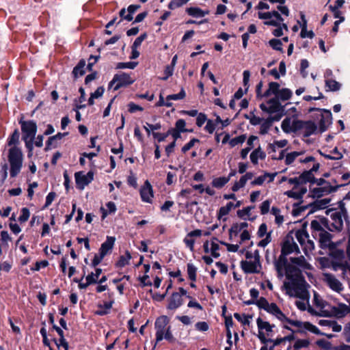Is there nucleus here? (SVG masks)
Listing matches in <instances>:
<instances>
[{
    "label": "nucleus",
    "mask_w": 350,
    "mask_h": 350,
    "mask_svg": "<svg viewBox=\"0 0 350 350\" xmlns=\"http://www.w3.org/2000/svg\"><path fill=\"white\" fill-rule=\"evenodd\" d=\"M308 287L299 269H288L287 276L282 286L286 295L291 297H306Z\"/></svg>",
    "instance_id": "1"
},
{
    "label": "nucleus",
    "mask_w": 350,
    "mask_h": 350,
    "mask_svg": "<svg viewBox=\"0 0 350 350\" xmlns=\"http://www.w3.org/2000/svg\"><path fill=\"white\" fill-rule=\"evenodd\" d=\"M319 167V164L315 163L309 171L303 173L300 176L288 178L287 182L288 185L293 186V188L291 190L286 191L285 195L296 200L301 199L307 192L306 182L310 180L311 172L317 171Z\"/></svg>",
    "instance_id": "2"
},
{
    "label": "nucleus",
    "mask_w": 350,
    "mask_h": 350,
    "mask_svg": "<svg viewBox=\"0 0 350 350\" xmlns=\"http://www.w3.org/2000/svg\"><path fill=\"white\" fill-rule=\"evenodd\" d=\"M256 304L257 306L260 308L263 309L268 313L272 314L273 316L275 317L281 321L282 322H287L291 325L300 327L301 325V322L299 321H294V320H290L288 319L284 314L282 312V310L280 309V308L277 306L275 303H269L265 297H260L259 298L256 302Z\"/></svg>",
    "instance_id": "3"
},
{
    "label": "nucleus",
    "mask_w": 350,
    "mask_h": 350,
    "mask_svg": "<svg viewBox=\"0 0 350 350\" xmlns=\"http://www.w3.org/2000/svg\"><path fill=\"white\" fill-rule=\"evenodd\" d=\"M258 18L263 19L265 21L264 24L266 25H271L277 27L273 31V34L275 37H280L283 35V29L286 31L288 30L287 25L284 23V18H282L280 14L276 12H258Z\"/></svg>",
    "instance_id": "4"
},
{
    "label": "nucleus",
    "mask_w": 350,
    "mask_h": 350,
    "mask_svg": "<svg viewBox=\"0 0 350 350\" xmlns=\"http://www.w3.org/2000/svg\"><path fill=\"white\" fill-rule=\"evenodd\" d=\"M169 319L167 316H161L157 319L154 323L156 329V343L165 339L169 342L173 343L176 339L174 337L171 327L168 325Z\"/></svg>",
    "instance_id": "5"
},
{
    "label": "nucleus",
    "mask_w": 350,
    "mask_h": 350,
    "mask_svg": "<svg viewBox=\"0 0 350 350\" xmlns=\"http://www.w3.org/2000/svg\"><path fill=\"white\" fill-rule=\"evenodd\" d=\"M245 260L241 261V268L247 274L259 273L262 270L260 256L258 250L254 252H247Z\"/></svg>",
    "instance_id": "6"
},
{
    "label": "nucleus",
    "mask_w": 350,
    "mask_h": 350,
    "mask_svg": "<svg viewBox=\"0 0 350 350\" xmlns=\"http://www.w3.org/2000/svg\"><path fill=\"white\" fill-rule=\"evenodd\" d=\"M10 165V174L11 177L16 176L22 167V150L16 146L10 147L8 155Z\"/></svg>",
    "instance_id": "7"
},
{
    "label": "nucleus",
    "mask_w": 350,
    "mask_h": 350,
    "mask_svg": "<svg viewBox=\"0 0 350 350\" xmlns=\"http://www.w3.org/2000/svg\"><path fill=\"white\" fill-rule=\"evenodd\" d=\"M256 325L258 332L257 336L260 341L263 344L271 341V338L274 335L275 325L270 324L268 321H264L260 317L256 319Z\"/></svg>",
    "instance_id": "8"
},
{
    "label": "nucleus",
    "mask_w": 350,
    "mask_h": 350,
    "mask_svg": "<svg viewBox=\"0 0 350 350\" xmlns=\"http://www.w3.org/2000/svg\"><path fill=\"white\" fill-rule=\"evenodd\" d=\"M314 157L310 155H305L303 151H292L287 152L285 157V164L287 165H305L310 162H314Z\"/></svg>",
    "instance_id": "9"
},
{
    "label": "nucleus",
    "mask_w": 350,
    "mask_h": 350,
    "mask_svg": "<svg viewBox=\"0 0 350 350\" xmlns=\"http://www.w3.org/2000/svg\"><path fill=\"white\" fill-rule=\"evenodd\" d=\"M135 79L131 75L126 72H120L113 76L112 80L109 83V88H113L116 91L122 87L133 83Z\"/></svg>",
    "instance_id": "10"
},
{
    "label": "nucleus",
    "mask_w": 350,
    "mask_h": 350,
    "mask_svg": "<svg viewBox=\"0 0 350 350\" xmlns=\"http://www.w3.org/2000/svg\"><path fill=\"white\" fill-rule=\"evenodd\" d=\"M37 131V126L36 122L33 121H23V139L25 142L26 147L29 149V153L33 149V139L35 137Z\"/></svg>",
    "instance_id": "11"
},
{
    "label": "nucleus",
    "mask_w": 350,
    "mask_h": 350,
    "mask_svg": "<svg viewBox=\"0 0 350 350\" xmlns=\"http://www.w3.org/2000/svg\"><path fill=\"white\" fill-rule=\"evenodd\" d=\"M295 237L299 244L303 247V250L306 256H309V254L314 250V242L309 239V235L306 230L304 228L298 230L295 233Z\"/></svg>",
    "instance_id": "12"
},
{
    "label": "nucleus",
    "mask_w": 350,
    "mask_h": 350,
    "mask_svg": "<svg viewBox=\"0 0 350 350\" xmlns=\"http://www.w3.org/2000/svg\"><path fill=\"white\" fill-rule=\"evenodd\" d=\"M347 217V213L344 206H340V210L334 211L331 214V226L332 228L329 227L330 230H340L343 226V221L346 220Z\"/></svg>",
    "instance_id": "13"
},
{
    "label": "nucleus",
    "mask_w": 350,
    "mask_h": 350,
    "mask_svg": "<svg viewBox=\"0 0 350 350\" xmlns=\"http://www.w3.org/2000/svg\"><path fill=\"white\" fill-rule=\"evenodd\" d=\"M313 302L315 306V308L312 307L308 308V312L310 314L319 315V316H324L327 315L329 311L328 310L327 304L323 300L317 293L314 295Z\"/></svg>",
    "instance_id": "14"
},
{
    "label": "nucleus",
    "mask_w": 350,
    "mask_h": 350,
    "mask_svg": "<svg viewBox=\"0 0 350 350\" xmlns=\"http://www.w3.org/2000/svg\"><path fill=\"white\" fill-rule=\"evenodd\" d=\"M292 96V92L288 88L280 90L278 95L274 98H271L268 101L269 105V111L271 113L276 112L279 109V103L278 100H287Z\"/></svg>",
    "instance_id": "15"
},
{
    "label": "nucleus",
    "mask_w": 350,
    "mask_h": 350,
    "mask_svg": "<svg viewBox=\"0 0 350 350\" xmlns=\"http://www.w3.org/2000/svg\"><path fill=\"white\" fill-rule=\"evenodd\" d=\"M292 232L288 233L284 238L282 244L281 254L287 256L292 253L299 254V249L295 243Z\"/></svg>",
    "instance_id": "16"
},
{
    "label": "nucleus",
    "mask_w": 350,
    "mask_h": 350,
    "mask_svg": "<svg viewBox=\"0 0 350 350\" xmlns=\"http://www.w3.org/2000/svg\"><path fill=\"white\" fill-rule=\"evenodd\" d=\"M274 267L277 271L278 277L280 278H282L284 275H285V277L287 276L288 269H297L293 265L288 264L286 256L282 254L278 258L275 260Z\"/></svg>",
    "instance_id": "17"
},
{
    "label": "nucleus",
    "mask_w": 350,
    "mask_h": 350,
    "mask_svg": "<svg viewBox=\"0 0 350 350\" xmlns=\"http://www.w3.org/2000/svg\"><path fill=\"white\" fill-rule=\"evenodd\" d=\"M94 172L92 171L85 173L84 172H77L75 174L77 187L83 190L94 180Z\"/></svg>",
    "instance_id": "18"
},
{
    "label": "nucleus",
    "mask_w": 350,
    "mask_h": 350,
    "mask_svg": "<svg viewBox=\"0 0 350 350\" xmlns=\"http://www.w3.org/2000/svg\"><path fill=\"white\" fill-rule=\"evenodd\" d=\"M323 281L334 292L340 293L344 290L342 284L333 274L328 273H323Z\"/></svg>",
    "instance_id": "19"
},
{
    "label": "nucleus",
    "mask_w": 350,
    "mask_h": 350,
    "mask_svg": "<svg viewBox=\"0 0 350 350\" xmlns=\"http://www.w3.org/2000/svg\"><path fill=\"white\" fill-rule=\"evenodd\" d=\"M301 120L294 118H286L282 122L281 127L286 133H297L299 131Z\"/></svg>",
    "instance_id": "20"
},
{
    "label": "nucleus",
    "mask_w": 350,
    "mask_h": 350,
    "mask_svg": "<svg viewBox=\"0 0 350 350\" xmlns=\"http://www.w3.org/2000/svg\"><path fill=\"white\" fill-rule=\"evenodd\" d=\"M257 234L260 238L265 236V238L258 242V246L259 247H265L271 241V232H267V226L264 223L259 226Z\"/></svg>",
    "instance_id": "21"
},
{
    "label": "nucleus",
    "mask_w": 350,
    "mask_h": 350,
    "mask_svg": "<svg viewBox=\"0 0 350 350\" xmlns=\"http://www.w3.org/2000/svg\"><path fill=\"white\" fill-rule=\"evenodd\" d=\"M140 196L142 200L144 202L151 203L153 198V189L148 180H146L144 185L141 187Z\"/></svg>",
    "instance_id": "22"
},
{
    "label": "nucleus",
    "mask_w": 350,
    "mask_h": 350,
    "mask_svg": "<svg viewBox=\"0 0 350 350\" xmlns=\"http://www.w3.org/2000/svg\"><path fill=\"white\" fill-rule=\"evenodd\" d=\"M327 226V220L324 217L312 220L310 224L312 236L317 238V234L324 231V228Z\"/></svg>",
    "instance_id": "23"
},
{
    "label": "nucleus",
    "mask_w": 350,
    "mask_h": 350,
    "mask_svg": "<svg viewBox=\"0 0 350 350\" xmlns=\"http://www.w3.org/2000/svg\"><path fill=\"white\" fill-rule=\"evenodd\" d=\"M299 132L304 137H309L314 134L317 129L314 122L312 121H301Z\"/></svg>",
    "instance_id": "24"
},
{
    "label": "nucleus",
    "mask_w": 350,
    "mask_h": 350,
    "mask_svg": "<svg viewBox=\"0 0 350 350\" xmlns=\"http://www.w3.org/2000/svg\"><path fill=\"white\" fill-rule=\"evenodd\" d=\"M217 239H213L211 241H206L204 243V250L206 253H210L214 258L219 256V245Z\"/></svg>",
    "instance_id": "25"
},
{
    "label": "nucleus",
    "mask_w": 350,
    "mask_h": 350,
    "mask_svg": "<svg viewBox=\"0 0 350 350\" xmlns=\"http://www.w3.org/2000/svg\"><path fill=\"white\" fill-rule=\"evenodd\" d=\"M278 173H269L264 172L262 175H260L256 178H254L252 182L251 185L252 186H260L262 185L265 182L269 183L274 180L275 177L277 176Z\"/></svg>",
    "instance_id": "26"
},
{
    "label": "nucleus",
    "mask_w": 350,
    "mask_h": 350,
    "mask_svg": "<svg viewBox=\"0 0 350 350\" xmlns=\"http://www.w3.org/2000/svg\"><path fill=\"white\" fill-rule=\"evenodd\" d=\"M183 304V299L178 293H173L169 298L167 308L169 310L174 311Z\"/></svg>",
    "instance_id": "27"
},
{
    "label": "nucleus",
    "mask_w": 350,
    "mask_h": 350,
    "mask_svg": "<svg viewBox=\"0 0 350 350\" xmlns=\"http://www.w3.org/2000/svg\"><path fill=\"white\" fill-rule=\"evenodd\" d=\"M202 235V230L197 229L189 232L184 238V243L187 247L192 252L194 250L195 240L193 237H200Z\"/></svg>",
    "instance_id": "28"
},
{
    "label": "nucleus",
    "mask_w": 350,
    "mask_h": 350,
    "mask_svg": "<svg viewBox=\"0 0 350 350\" xmlns=\"http://www.w3.org/2000/svg\"><path fill=\"white\" fill-rule=\"evenodd\" d=\"M331 312L338 318H341L350 313V308L345 304H338L336 306H332Z\"/></svg>",
    "instance_id": "29"
},
{
    "label": "nucleus",
    "mask_w": 350,
    "mask_h": 350,
    "mask_svg": "<svg viewBox=\"0 0 350 350\" xmlns=\"http://www.w3.org/2000/svg\"><path fill=\"white\" fill-rule=\"evenodd\" d=\"M321 247L322 248H333L334 243L331 241V234L328 232L324 230L317 234Z\"/></svg>",
    "instance_id": "30"
},
{
    "label": "nucleus",
    "mask_w": 350,
    "mask_h": 350,
    "mask_svg": "<svg viewBox=\"0 0 350 350\" xmlns=\"http://www.w3.org/2000/svg\"><path fill=\"white\" fill-rule=\"evenodd\" d=\"M115 241L116 238L114 237L107 236L106 241L101 244L99 252L104 256L109 254L114 246Z\"/></svg>",
    "instance_id": "31"
},
{
    "label": "nucleus",
    "mask_w": 350,
    "mask_h": 350,
    "mask_svg": "<svg viewBox=\"0 0 350 350\" xmlns=\"http://www.w3.org/2000/svg\"><path fill=\"white\" fill-rule=\"evenodd\" d=\"M266 158V153L259 146L252 151L250 159L252 163L254 165H258L259 160H264Z\"/></svg>",
    "instance_id": "32"
},
{
    "label": "nucleus",
    "mask_w": 350,
    "mask_h": 350,
    "mask_svg": "<svg viewBox=\"0 0 350 350\" xmlns=\"http://www.w3.org/2000/svg\"><path fill=\"white\" fill-rule=\"evenodd\" d=\"M185 12L189 16L194 18H202L209 14V10H204L198 7L195 6L187 8L185 10Z\"/></svg>",
    "instance_id": "33"
},
{
    "label": "nucleus",
    "mask_w": 350,
    "mask_h": 350,
    "mask_svg": "<svg viewBox=\"0 0 350 350\" xmlns=\"http://www.w3.org/2000/svg\"><path fill=\"white\" fill-rule=\"evenodd\" d=\"M319 324L321 326L327 327L335 332H339L342 330V326L334 321L323 319L319 321Z\"/></svg>",
    "instance_id": "34"
},
{
    "label": "nucleus",
    "mask_w": 350,
    "mask_h": 350,
    "mask_svg": "<svg viewBox=\"0 0 350 350\" xmlns=\"http://www.w3.org/2000/svg\"><path fill=\"white\" fill-rule=\"evenodd\" d=\"M291 262L304 269H310L311 265L306 261L304 256H301L295 258H291Z\"/></svg>",
    "instance_id": "35"
},
{
    "label": "nucleus",
    "mask_w": 350,
    "mask_h": 350,
    "mask_svg": "<svg viewBox=\"0 0 350 350\" xmlns=\"http://www.w3.org/2000/svg\"><path fill=\"white\" fill-rule=\"evenodd\" d=\"M113 301H107L104 302L103 304L98 305V310L95 312V313L98 315H105L109 312Z\"/></svg>",
    "instance_id": "36"
},
{
    "label": "nucleus",
    "mask_w": 350,
    "mask_h": 350,
    "mask_svg": "<svg viewBox=\"0 0 350 350\" xmlns=\"http://www.w3.org/2000/svg\"><path fill=\"white\" fill-rule=\"evenodd\" d=\"M280 91V85L277 82H270L269 83V88L263 94L262 96L268 97L272 94L275 96Z\"/></svg>",
    "instance_id": "37"
},
{
    "label": "nucleus",
    "mask_w": 350,
    "mask_h": 350,
    "mask_svg": "<svg viewBox=\"0 0 350 350\" xmlns=\"http://www.w3.org/2000/svg\"><path fill=\"white\" fill-rule=\"evenodd\" d=\"M321 154L325 159L332 160H339L341 159L343 157L342 154L338 151L337 148H334L329 153L321 152Z\"/></svg>",
    "instance_id": "38"
},
{
    "label": "nucleus",
    "mask_w": 350,
    "mask_h": 350,
    "mask_svg": "<svg viewBox=\"0 0 350 350\" xmlns=\"http://www.w3.org/2000/svg\"><path fill=\"white\" fill-rule=\"evenodd\" d=\"M309 292H306V297H298L299 300L296 301L295 304L297 307L301 310H306L307 308L308 309L309 307Z\"/></svg>",
    "instance_id": "39"
},
{
    "label": "nucleus",
    "mask_w": 350,
    "mask_h": 350,
    "mask_svg": "<svg viewBox=\"0 0 350 350\" xmlns=\"http://www.w3.org/2000/svg\"><path fill=\"white\" fill-rule=\"evenodd\" d=\"M131 259V255L129 251L125 252L124 255L120 257L119 260L116 263V266L118 268H122L129 264L130 260Z\"/></svg>",
    "instance_id": "40"
},
{
    "label": "nucleus",
    "mask_w": 350,
    "mask_h": 350,
    "mask_svg": "<svg viewBox=\"0 0 350 350\" xmlns=\"http://www.w3.org/2000/svg\"><path fill=\"white\" fill-rule=\"evenodd\" d=\"M271 213L275 217V223L280 226L284 222V217L281 215V211L276 206H273L271 209Z\"/></svg>",
    "instance_id": "41"
},
{
    "label": "nucleus",
    "mask_w": 350,
    "mask_h": 350,
    "mask_svg": "<svg viewBox=\"0 0 350 350\" xmlns=\"http://www.w3.org/2000/svg\"><path fill=\"white\" fill-rule=\"evenodd\" d=\"M230 180V177L221 176L215 178L212 180V185L215 188H221Z\"/></svg>",
    "instance_id": "42"
},
{
    "label": "nucleus",
    "mask_w": 350,
    "mask_h": 350,
    "mask_svg": "<svg viewBox=\"0 0 350 350\" xmlns=\"http://www.w3.org/2000/svg\"><path fill=\"white\" fill-rule=\"evenodd\" d=\"M85 62L81 60L79 64L74 68L72 74L75 77H81L85 74Z\"/></svg>",
    "instance_id": "43"
},
{
    "label": "nucleus",
    "mask_w": 350,
    "mask_h": 350,
    "mask_svg": "<svg viewBox=\"0 0 350 350\" xmlns=\"http://www.w3.org/2000/svg\"><path fill=\"white\" fill-rule=\"evenodd\" d=\"M19 132L18 129H15L12 134L8 137L7 144L8 146H16L19 144Z\"/></svg>",
    "instance_id": "44"
},
{
    "label": "nucleus",
    "mask_w": 350,
    "mask_h": 350,
    "mask_svg": "<svg viewBox=\"0 0 350 350\" xmlns=\"http://www.w3.org/2000/svg\"><path fill=\"white\" fill-rule=\"evenodd\" d=\"M248 227V224L247 222H241L239 224H233L230 228V232H233L235 234L239 233L241 234L244 230H246Z\"/></svg>",
    "instance_id": "45"
},
{
    "label": "nucleus",
    "mask_w": 350,
    "mask_h": 350,
    "mask_svg": "<svg viewBox=\"0 0 350 350\" xmlns=\"http://www.w3.org/2000/svg\"><path fill=\"white\" fill-rule=\"evenodd\" d=\"M246 138V135H241L234 137L229 141V146L230 148L241 146L245 142Z\"/></svg>",
    "instance_id": "46"
},
{
    "label": "nucleus",
    "mask_w": 350,
    "mask_h": 350,
    "mask_svg": "<svg viewBox=\"0 0 350 350\" xmlns=\"http://www.w3.org/2000/svg\"><path fill=\"white\" fill-rule=\"evenodd\" d=\"M187 267V271L189 280L192 282H195L196 280L197 268L192 263H188Z\"/></svg>",
    "instance_id": "47"
},
{
    "label": "nucleus",
    "mask_w": 350,
    "mask_h": 350,
    "mask_svg": "<svg viewBox=\"0 0 350 350\" xmlns=\"http://www.w3.org/2000/svg\"><path fill=\"white\" fill-rule=\"evenodd\" d=\"M301 19L304 21V25L301 31V36L302 38H312L314 36V33H313L312 31H308L306 29V21L305 19V16L304 14L301 15Z\"/></svg>",
    "instance_id": "48"
},
{
    "label": "nucleus",
    "mask_w": 350,
    "mask_h": 350,
    "mask_svg": "<svg viewBox=\"0 0 350 350\" xmlns=\"http://www.w3.org/2000/svg\"><path fill=\"white\" fill-rule=\"evenodd\" d=\"M288 142L287 139H281V140H276L274 141L272 144H270L269 145V148L275 151L276 148H282L286 146Z\"/></svg>",
    "instance_id": "49"
},
{
    "label": "nucleus",
    "mask_w": 350,
    "mask_h": 350,
    "mask_svg": "<svg viewBox=\"0 0 350 350\" xmlns=\"http://www.w3.org/2000/svg\"><path fill=\"white\" fill-rule=\"evenodd\" d=\"M234 317L243 325H248L251 317L245 314L234 313Z\"/></svg>",
    "instance_id": "50"
},
{
    "label": "nucleus",
    "mask_w": 350,
    "mask_h": 350,
    "mask_svg": "<svg viewBox=\"0 0 350 350\" xmlns=\"http://www.w3.org/2000/svg\"><path fill=\"white\" fill-rule=\"evenodd\" d=\"M107 209L101 208L103 212V217H105L108 214L113 213L116 211V204L113 202H109L106 204Z\"/></svg>",
    "instance_id": "51"
},
{
    "label": "nucleus",
    "mask_w": 350,
    "mask_h": 350,
    "mask_svg": "<svg viewBox=\"0 0 350 350\" xmlns=\"http://www.w3.org/2000/svg\"><path fill=\"white\" fill-rule=\"evenodd\" d=\"M190 0H172L168 4V8L170 10H175L178 8L183 7L187 4Z\"/></svg>",
    "instance_id": "52"
},
{
    "label": "nucleus",
    "mask_w": 350,
    "mask_h": 350,
    "mask_svg": "<svg viewBox=\"0 0 350 350\" xmlns=\"http://www.w3.org/2000/svg\"><path fill=\"white\" fill-rule=\"evenodd\" d=\"M140 8L139 5H131L128 7V14L124 16V20L131 21L133 18V14Z\"/></svg>",
    "instance_id": "53"
},
{
    "label": "nucleus",
    "mask_w": 350,
    "mask_h": 350,
    "mask_svg": "<svg viewBox=\"0 0 350 350\" xmlns=\"http://www.w3.org/2000/svg\"><path fill=\"white\" fill-rule=\"evenodd\" d=\"M271 126V121L270 120H263L260 124V133L261 135L267 134Z\"/></svg>",
    "instance_id": "54"
},
{
    "label": "nucleus",
    "mask_w": 350,
    "mask_h": 350,
    "mask_svg": "<svg viewBox=\"0 0 350 350\" xmlns=\"http://www.w3.org/2000/svg\"><path fill=\"white\" fill-rule=\"evenodd\" d=\"M231 211L226 206H221L217 212V219L223 221H226L225 216L229 214Z\"/></svg>",
    "instance_id": "55"
},
{
    "label": "nucleus",
    "mask_w": 350,
    "mask_h": 350,
    "mask_svg": "<svg viewBox=\"0 0 350 350\" xmlns=\"http://www.w3.org/2000/svg\"><path fill=\"white\" fill-rule=\"evenodd\" d=\"M185 96H186L185 91L184 90L183 88H182L178 94L168 95L166 97V100H182V99H183L185 97Z\"/></svg>",
    "instance_id": "56"
},
{
    "label": "nucleus",
    "mask_w": 350,
    "mask_h": 350,
    "mask_svg": "<svg viewBox=\"0 0 350 350\" xmlns=\"http://www.w3.org/2000/svg\"><path fill=\"white\" fill-rule=\"evenodd\" d=\"M254 208V206H247L241 210L238 211L237 215L239 217L246 219L250 217L251 211Z\"/></svg>",
    "instance_id": "57"
},
{
    "label": "nucleus",
    "mask_w": 350,
    "mask_h": 350,
    "mask_svg": "<svg viewBox=\"0 0 350 350\" xmlns=\"http://www.w3.org/2000/svg\"><path fill=\"white\" fill-rule=\"evenodd\" d=\"M186 122L183 119H179L176 122L175 124V129L178 130V131L181 133H186V132H190V131H188L186 128Z\"/></svg>",
    "instance_id": "58"
},
{
    "label": "nucleus",
    "mask_w": 350,
    "mask_h": 350,
    "mask_svg": "<svg viewBox=\"0 0 350 350\" xmlns=\"http://www.w3.org/2000/svg\"><path fill=\"white\" fill-rule=\"evenodd\" d=\"M161 125L160 123H156L154 124H149V123L146 122V125L144 126V129L146 131L148 135H150L151 131H153L159 130V129H161Z\"/></svg>",
    "instance_id": "59"
},
{
    "label": "nucleus",
    "mask_w": 350,
    "mask_h": 350,
    "mask_svg": "<svg viewBox=\"0 0 350 350\" xmlns=\"http://www.w3.org/2000/svg\"><path fill=\"white\" fill-rule=\"evenodd\" d=\"M326 86L331 91H337L340 88V84L336 81L332 79L326 81Z\"/></svg>",
    "instance_id": "60"
},
{
    "label": "nucleus",
    "mask_w": 350,
    "mask_h": 350,
    "mask_svg": "<svg viewBox=\"0 0 350 350\" xmlns=\"http://www.w3.org/2000/svg\"><path fill=\"white\" fill-rule=\"evenodd\" d=\"M310 342L307 339H299L297 340L293 345L295 349H300L301 348L307 347L309 345Z\"/></svg>",
    "instance_id": "61"
},
{
    "label": "nucleus",
    "mask_w": 350,
    "mask_h": 350,
    "mask_svg": "<svg viewBox=\"0 0 350 350\" xmlns=\"http://www.w3.org/2000/svg\"><path fill=\"white\" fill-rule=\"evenodd\" d=\"M271 206V200H266L263 201L260 206L261 215H266L269 213Z\"/></svg>",
    "instance_id": "62"
},
{
    "label": "nucleus",
    "mask_w": 350,
    "mask_h": 350,
    "mask_svg": "<svg viewBox=\"0 0 350 350\" xmlns=\"http://www.w3.org/2000/svg\"><path fill=\"white\" fill-rule=\"evenodd\" d=\"M195 328L199 332H204L209 329V325L205 321H199L195 324Z\"/></svg>",
    "instance_id": "63"
},
{
    "label": "nucleus",
    "mask_w": 350,
    "mask_h": 350,
    "mask_svg": "<svg viewBox=\"0 0 350 350\" xmlns=\"http://www.w3.org/2000/svg\"><path fill=\"white\" fill-rule=\"evenodd\" d=\"M216 126L217 124L215 122H213V120H208L204 130L209 134H212L215 131Z\"/></svg>",
    "instance_id": "64"
}]
</instances>
